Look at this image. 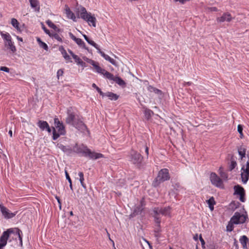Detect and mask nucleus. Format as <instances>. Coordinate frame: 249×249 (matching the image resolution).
I'll use <instances>...</instances> for the list:
<instances>
[{"label":"nucleus","mask_w":249,"mask_h":249,"mask_svg":"<svg viewBox=\"0 0 249 249\" xmlns=\"http://www.w3.org/2000/svg\"><path fill=\"white\" fill-rule=\"evenodd\" d=\"M72 151L92 160L105 158L104 155L102 153L91 151L87 145L83 144L78 145L77 143H76L72 148Z\"/></svg>","instance_id":"obj_1"},{"label":"nucleus","mask_w":249,"mask_h":249,"mask_svg":"<svg viewBox=\"0 0 249 249\" xmlns=\"http://www.w3.org/2000/svg\"><path fill=\"white\" fill-rule=\"evenodd\" d=\"M86 61L93 66L97 72L103 74L106 78L115 82L120 86L125 85V82L121 78L118 76L114 77L113 74L101 68L98 62L89 58H87Z\"/></svg>","instance_id":"obj_2"},{"label":"nucleus","mask_w":249,"mask_h":249,"mask_svg":"<svg viewBox=\"0 0 249 249\" xmlns=\"http://www.w3.org/2000/svg\"><path fill=\"white\" fill-rule=\"evenodd\" d=\"M243 210L244 211V213L241 214L239 212H236L231 217L230 222L226 227L227 231H232L234 229L233 224L238 225L240 224H243L246 222L247 219L248 218V214L244 208H243Z\"/></svg>","instance_id":"obj_3"},{"label":"nucleus","mask_w":249,"mask_h":249,"mask_svg":"<svg viewBox=\"0 0 249 249\" xmlns=\"http://www.w3.org/2000/svg\"><path fill=\"white\" fill-rule=\"evenodd\" d=\"M71 107L67 110V116L66 118V122L68 124H71L76 128L80 130H84L87 129L86 125L79 119H76L75 113L71 111Z\"/></svg>","instance_id":"obj_4"},{"label":"nucleus","mask_w":249,"mask_h":249,"mask_svg":"<svg viewBox=\"0 0 249 249\" xmlns=\"http://www.w3.org/2000/svg\"><path fill=\"white\" fill-rule=\"evenodd\" d=\"M130 161L139 169H143L145 163L143 161V157L137 151L131 150L129 155Z\"/></svg>","instance_id":"obj_5"},{"label":"nucleus","mask_w":249,"mask_h":249,"mask_svg":"<svg viewBox=\"0 0 249 249\" xmlns=\"http://www.w3.org/2000/svg\"><path fill=\"white\" fill-rule=\"evenodd\" d=\"M54 124L55 127H53V138L56 140L59 138L60 135H64L66 133L65 126L62 122H60L58 118L54 119Z\"/></svg>","instance_id":"obj_6"},{"label":"nucleus","mask_w":249,"mask_h":249,"mask_svg":"<svg viewBox=\"0 0 249 249\" xmlns=\"http://www.w3.org/2000/svg\"><path fill=\"white\" fill-rule=\"evenodd\" d=\"M170 176L168 169L163 168L160 170L157 177L155 178L152 183L154 187L158 186L161 183L169 180Z\"/></svg>","instance_id":"obj_7"},{"label":"nucleus","mask_w":249,"mask_h":249,"mask_svg":"<svg viewBox=\"0 0 249 249\" xmlns=\"http://www.w3.org/2000/svg\"><path fill=\"white\" fill-rule=\"evenodd\" d=\"M80 17L87 21L89 25L96 26V19L93 16H91L90 13H88L85 7H82L80 12Z\"/></svg>","instance_id":"obj_8"},{"label":"nucleus","mask_w":249,"mask_h":249,"mask_svg":"<svg viewBox=\"0 0 249 249\" xmlns=\"http://www.w3.org/2000/svg\"><path fill=\"white\" fill-rule=\"evenodd\" d=\"M210 179L213 185L220 188H224V184L222 179L215 173L212 172L211 173Z\"/></svg>","instance_id":"obj_9"},{"label":"nucleus","mask_w":249,"mask_h":249,"mask_svg":"<svg viewBox=\"0 0 249 249\" xmlns=\"http://www.w3.org/2000/svg\"><path fill=\"white\" fill-rule=\"evenodd\" d=\"M233 18L231 17V15L229 12H225L223 14L221 17H218L216 18V20L218 22H223L225 21L230 22L232 20Z\"/></svg>","instance_id":"obj_10"},{"label":"nucleus","mask_w":249,"mask_h":249,"mask_svg":"<svg viewBox=\"0 0 249 249\" xmlns=\"http://www.w3.org/2000/svg\"><path fill=\"white\" fill-rule=\"evenodd\" d=\"M153 213H151L152 216L154 218V222L156 224H159L161 222V218L159 215L160 214V207H154L152 209Z\"/></svg>","instance_id":"obj_11"},{"label":"nucleus","mask_w":249,"mask_h":249,"mask_svg":"<svg viewBox=\"0 0 249 249\" xmlns=\"http://www.w3.org/2000/svg\"><path fill=\"white\" fill-rule=\"evenodd\" d=\"M37 125L41 130H46L49 133L51 132V129L46 121L39 120L37 123Z\"/></svg>","instance_id":"obj_12"},{"label":"nucleus","mask_w":249,"mask_h":249,"mask_svg":"<svg viewBox=\"0 0 249 249\" xmlns=\"http://www.w3.org/2000/svg\"><path fill=\"white\" fill-rule=\"evenodd\" d=\"M2 215L6 219H10L12 218L13 217H14L17 212H15L14 213H11L10 211L5 207H2L1 210H0Z\"/></svg>","instance_id":"obj_13"},{"label":"nucleus","mask_w":249,"mask_h":249,"mask_svg":"<svg viewBox=\"0 0 249 249\" xmlns=\"http://www.w3.org/2000/svg\"><path fill=\"white\" fill-rule=\"evenodd\" d=\"M4 46L7 50H9L13 53H15L17 51L16 48L14 45V43L12 41V39L7 41H4Z\"/></svg>","instance_id":"obj_14"},{"label":"nucleus","mask_w":249,"mask_h":249,"mask_svg":"<svg viewBox=\"0 0 249 249\" xmlns=\"http://www.w3.org/2000/svg\"><path fill=\"white\" fill-rule=\"evenodd\" d=\"M98 53H100V54H101V55L103 57H104V58L105 60H107V61H109V62L111 64H112L113 65L115 66H117V63H116V61H115L114 59H113V58H111V57H110L109 56H108V55H107V54H105V53L103 51H102L101 50V49H100V50H99V51H98Z\"/></svg>","instance_id":"obj_15"},{"label":"nucleus","mask_w":249,"mask_h":249,"mask_svg":"<svg viewBox=\"0 0 249 249\" xmlns=\"http://www.w3.org/2000/svg\"><path fill=\"white\" fill-rule=\"evenodd\" d=\"M234 192V195H241L245 193V190L244 188L240 185H236L233 187Z\"/></svg>","instance_id":"obj_16"},{"label":"nucleus","mask_w":249,"mask_h":249,"mask_svg":"<svg viewBox=\"0 0 249 249\" xmlns=\"http://www.w3.org/2000/svg\"><path fill=\"white\" fill-rule=\"evenodd\" d=\"M143 210V208H142L139 206L135 207L133 212L129 215V218H133L136 215L141 214Z\"/></svg>","instance_id":"obj_17"},{"label":"nucleus","mask_w":249,"mask_h":249,"mask_svg":"<svg viewBox=\"0 0 249 249\" xmlns=\"http://www.w3.org/2000/svg\"><path fill=\"white\" fill-rule=\"evenodd\" d=\"M9 238V236L8 235V233L3 231L0 238V243L5 247L7 244V240Z\"/></svg>","instance_id":"obj_18"},{"label":"nucleus","mask_w":249,"mask_h":249,"mask_svg":"<svg viewBox=\"0 0 249 249\" xmlns=\"http://www.w3.org/2000/svg\"><path fill=\"white\" fill-rule=\"evenodd\" d=\"M240 205L241 204L238 201H232L229 205V209L233 212L238 208Z\"/></svg>","instance_id":"obj_19"},{"label":"nucleus","mask_w":249,"mask_h":249,"mask_svg":"<svg viewBox=\"0 0 249 249\" xmlns=\"http://www.w3.org/2000/svg\"><path fill=\"white\" fill-rule=\"evenodd\" d=\"M59 50L61 52L63 57L66 60L69 61L71 62H72L70 56L67 54L66 51L62 46L59 48Z\"/></svg>","instance_id":"obj_20"},{"label":"nucleus","mask_w":249,"mask_h":249,"mask_svg":"<svg viewBox=\"0 0 249 249\" xmlns=\"http://www.w3.org/2000/svg\"><path fill=\"white\" fill-rule=\"evenodd\" d=\"M29 2L32 8H36V10L37 12L39 11L40 6L38 0H29Z\"/></svg>","instance_id":"obj_21"},{"label":"nucleus","mask_w":249,"mask_h":249,"mask_svg":"<svg viewBox=\"0 0 249 249\" xmlns=\"http://www.w3.org/2000/svg\"><path fill=\"white\" fill-rule=\"evenodd\" d=\"M83 36L89 44L95 47L97 49V52L99 51L100 49L96 43H95L93 40L89 39L86 35H83Z\"/></svg>","instance_id":"obj_22"},{"label":"nucleus","mask_w":249,"mask_h":249,"mask_svg":"<svg viewBox=\"0 0 249 249\" xmlns=\"http://www.w3.org/2000/svg\"><path fill=\"white\" fill-rule=\"evenodd\" d=\"M104 96L108 97L111 100L114 101L117 100L119 98V96L118 95L111 92L104 93Z\"/></svg>","instance_id":"obj_23"},{"label":"nucleus","mask_w":249,"mask_h":249,"mask_svg":"<svg viewBox=\"0 0 249 249\" xmlns=\"http://www.w3.org/2000/svg\"><path fill=\"white\" fill-rule=\"evenodd\" d=\"M239 241L242 244L243 248L244 249H247V243L249 242L248 238L246 235H243L240 237Z\"/></svg>","instance_id":"obj_24"},{"label":"nucleus","mask_w":249,"mask_h":249,"mask_svg":"<svg viewBox=\"0 0 249 249\" xmlns=\"http://www.w3.org/2000/svg\"><path fill=\"white\" fill-rule=\"evenodd\" d=\"M246 148L245 146L241 145L238 147V152L239 155L241 157V159H242L245 157L246 156Z\"/></svg>","instance_id":"obj_25"},{"label":"nucleus","mask_w":249,"mask_h":249,"mask_svg":"<svg viewBox=\"0 0 249 249\" xmlns=\"http://www.w3.org/2000/svg\"><path fill=\"white\" fill-rule=\"evenodd\" d=\"M154 231L155 232V236L157 238V240H158V239L160 237V223H159V224H156V228H155Z\"/></svg>","instance_id":"obj_26"},{"label":"nucleus","mask_w":249,"mask_h":249,"mask_svg":"<svg viewBox=\"0 0 249 249\" xmlns=\"http://www.w3.org/2000/svg\"><path fill=\"white\" fill-rule=\"evenodd\" d=\"M66 14L67 16V17L73 20H75V16L74 14V13L71 10L70 8L69 7H67L66 9Z\"/></svg>","instance_id":"obj_27"},{"label":"nucleus","mask_w":249,"mask_h":249,"mask_svg":"<svg viewBox=\"0 0 249 249\" xmlns=\"http://www.w3.org/2000/svg\"><path fill=\"white\" fill-rule=\"evenodd\" d=\"M170 206L165 207L164 208H160V211L161 214L163 215H167L170 213V210H171Z\"/></svg>","instance_id":"obj_28"},{"label":"nucleus","mask_w":249,"mask_h":249,"mask_svg":"<svg viewBox=\"0 0 249 249\" xmlns=\"http://www.w3.org/2000/svg\"><path fill=\"white\" fill-rule=\"evenodd\" d=\"M242 181L244 184H246L249 179V173L242 172L241 174Z\"/></svg>","instance_id":"obj_29"},{"label":"nucleus","mask_w":249,"mask_h":249,"mask_svg":"<svg viewBox=\"0 0 249 249\" xmlns=\"http://www.w3.org/2000/svg\"><path fill=\"white\" fill-rule=\"evenodd\" d=\"M74 57L73 58L75 62L79 65L83 67H86V63L82 60V59L79 58L77 55H74Z\"/></svg>","instance_id":"obj_30"},{"label":"nucleus","mask_w":249,"mask_h":249,"mask_svg":"<svg viewBox=\"0 0 249 249\" xmlns=\"http://www.w3.org/2000/svg\"><path fill=\"white\" fill-rule=\"evenodd\" d=\"M147 89L149 91L154 92L157 94L161 95L162 93V91L150 85L147 87Z\"/></svg>","instance_id":"obj_31"},{"label":"nucleus","mask_w":249,"mask_h":249,"mask_svg":"<svg viewBox=\"0 0 249 249\" xmlns=\"http://www.w3.org/2000/svg\"><path fill=\"white\" fill-rule=\"evenodd\" d=\"M47 24L50 27L53 28L54 31L59 32H60V29L58 28L57 26L52 22L51 20L48 19L46 21Z\"/></svg>","instance_id":"obj_32"},{"label":"nucleus","mask_w":249,"mask_h":249,"mask_svg":"<svg viewBox=\"0 0 249 249\" xmlns=\"http://www.w3.org/2000/svg\"><path fill=\"white\" fill-rule=\"evenodd\" d=\"M237 166V163L235 160H234L233 156H232L231 158V164L229 166V170L230 171L233 170L235 167Z\"/></svg>","instance_id":"obj_33"},{"label":"nucleus","mask_w":249,"mask_h":249,"mask_svg":"<svg viewBox=\"0 0 249 249\" xmlns=\"http://www.w3.org/2000/svg\"><path fill=\"white\" fill-rule=\"evenodd\" d=\"M75 42L79 46L82 47L83 48H84L86 50H88V48L86 47L85 43L81 38H77L76 39Z\"/></svg>","instance_id":"obj_34"},{"label":"nucleus","mask_w":249,"mask_h":249,"mask_svg":"<svg viewBox=\"0 0 249 249\" xmlns=\"http://www.w3.org/2000/svg\"><path fill=\"white\" fill-rule=\"evenodd\" d=\"M0 35L2 38L4 39V41H7L12 39L11 36L8 33H4L2 32H1Z\"/></svg>","instance_id":"obj_35"},{"label":"nucleus","mask_w":249,"mask_h":249,"mask_svg":"<svg viewBox=\"0 0 249 249\" xmlns=\"http://www.w3.org/2000/svg\"><path fill=\"white\" fill-rule=\"evenodd\" d=\"M78 175L80 177V178H79V180H80V183L82 185V186L86 189V184L84 183V174L83 172H80L79 173H78Z\"/></svg>","instance_id":"obj_36"},{"label":"nucleus","mask_w":249,"mask_h":249,"mask_svg":"<svg viewBox=\"0 0 249 249\" xmlns=\"http://www.w3.org/2000/svg\"><path fill=\"white\" fill-rule=\"evenodd\" d=\"M37 41L38 42L40 47L43 48L46 51L48 50V45L45 42L42 41L40 38H37Z\"/></svg>","instance_id":"obj_37"},{"label":"nucleus","mask_w":249,"mask_h":249,"mask_svg":"<svg viewBox=\"0 0 249 249\" xmlns=\"http://www.w3.org/2000/svg\"><path fill=\"white\" fill-rule=\"evenodd\" d=\"M153 114V112L149 109H146L144 110V116L147 120H149Z\"/></svg>","instance_id":"obj_38"},{"label":"nucleus","mask_w":249,"mask_h":249,"mask_svg":"<svg viewBox=\"0 0 249 249\" xmlns=\"http://www.w3.org/2000/svg\"><path fill=\"white\" fill-rule=\"evenodd\" d=\"M50 36L51 37H52V38H54V39H56L59 42H62V39L61 37L57 33H52L51 35V36Z\"/></svg>","instance_id":"obj_39"},{"label":"nucleus","mask_w":249,"mask_h":249,"mask_svg":"<svg viewBox=\"0 0 249 249\" xmlns=\"http://www.w3.org/2000/svg\"><path fill=\"white\" fill-rule=\"evenodd\" d=\"M11 24L13 27H14L17 29H19V23L18 21L14 18H12L11 19Z\"/></svg>","instance_id":"obj_40"},{"label":"nucleus","mask_w":249,"mask_h":249,"mask_svg":"<svg viewBox=\"0 0 249 249\" xmlns=\"http://www.w3.org/2000/svg\"><path fill=\"white\" fill-rule=\"evenodd\" d=\"M92 87L95 89L100 95L103 97L104 96V93L101 90V89L98 87L95 83L92 84Z\"/></svg>","instance_id":"obj_41"},{"label":"nucleus","mask_w":249,"mask_h":249,"mask_svg":"<svg viewBox=\"0 0 249 249\" xmlns=\"http://www.w3.org/2000/svg\"><path fill=\"white\" fill-rule=\"evenodd\" d=\"M243 125H242L241 124L238 125L237 131L240 134V139L243 138Z\"/></svg>","instance_id":"obj_42"},{"label":"nucleus","mask_w":249,"mask_h":249,"mask_svg":"<svg viewBox=\"0 0 249 249\" xmlns=\"http://www.w3.org/2000/svg\"><path fill=\"white\" fill-rule=\"evenodd\" d=\"M207 203L208 205H214L216 204L214 198L213 196L211 197L208 200H206Z\"/></svg>","instance_id":"obj_43"},{"label":"nucleus","mask_w":249,"mask_h":249,"mask_svg":"<svg viewBox=\"0 0 249 249\" xmlns=\"http://www.w3.org/2000/svg\"><path fill=\"white\" fill-rule=\"evenodd\" d=\"M72 152V148L69 146H65V148L64 150V152L68 153L69 154L71 153Z\"/></svg>","instance_id":"obj_44"},{"label":"nucleus","mask_w":249,"mask_h":249,"mask_svg":"<svg viewBox=\"0 0 249 249\" xmlns=\"http://www.w3.org/2000/svg\"><path fill=\"white\" fill-rule=\"evenodd\" d=\"M241 170L244 172L249 173V161H248L246 163V168L245 169V166L243 165L241 168Z\"/></svg>","instance_id":"obj_45"},{"label":"nucleus","mask_w":249,"mask_h":249,"mask_svg":"<svg viewBox=\"0 0 249 249\" xmlns=\"http://www.w3.org/2000/svg\"><path fill=\"white\" fill-rule=\"evenodd\" d=\"M145 205L146 202L145 201V199L144 197H142L140 202V204L138 206L141 208L144 209Z\"/></svg>","instance_id":"obj_46"},{"label":"nucleus","mask_w":249,"mask_h":249,"mask_svg":"<svg viewBox=\"0 0 249 249\" xmlns=\"http://www.w3.org/2000/svg\"><path fill=\"white\" fill-rule=\"evenodd\" d=\"M199 239L201 242L202 248H203V249H205V242L204 240L203 239V238L202 237V235L201 234L199 236Z\"/></svg>","instance_id":"obj_47"},{"label":"nucleus","mask_w":249,"mask_h":249,"mask_svg":"<svg viewBox=\"0 0 249 249\" xmlns=\"http://www.w3.org/2000/svg\"><path fill=\"white\" fill-rule=\"evenodd\" d=\"M15 231H16L15 228V229L10 228V229H7L6 231H4L5 232H6L7 233H8V235H9V236H10V234L16 233Z\"/></svg>","instance_id":"obj_48"},{"label":"nucleus","mask_w":249,"mask_h":249,"mask_svg":"<svg viewBox=\"0 0 249 249\" xmlns=\"http://www.w3.org/2000/svg\"><path fill=\"white\" fill-rule=\"evenodd\" d=\"M42 28L46 34L48 35L49 36H51V35L52 33L50 32V31L48 29H47L46 28V27H45L44 25L43 24L42 25Z\"/></svg>","instance_id":"obj_49"},{"label":"nucleus","mask_w":249,"mask_h":249,"mask_svg":"<svg viewBox=\"0 0 249 249\" xmlns=\"http://www.w3.org/2000/svg\"><path fill=\"white\" fill-rule=\"evenodd\" d=\"M0 71H3L6 72H9L10 71V69L8 67L5 66H1L0 67Z\"/></svg>","instance_id":"obj_50"},{"label":"nucleus","mask_w":249,"mask_h":249,"mask_svg":"<svg viewBox=\"0 0 249 249\" xmlns=\"http://www.w3.org/2000/svg\"><path fill=\"white\" fill-rule=\"evenodd\" d=\"M64 71L62 69H59L57 71V77L58 79L59 78L60 76H62L63 74Z\"/></svg>","instance_id":"obj_51"},{"label":"nucleus","mask_w":249,"mask_h":249,"mask_svg":"<svg viewBox=\"0 0 249 249\" xmlns=\"http://www.w3.org/2000/svg\"><path fill=\"white\" fill-rule=\"evenodd\" d=\"M220 176L221 177V178H224V179H227V178L228 177V174L226 172H221L220 173Z\"/></svg>","instance_id":"obj_52"},{"label":"nucleus","mask_w":249,"mask_h":249,"mask_svg":"<svg viewBox=\"0 0 249 249\" xmlns=\"http://www.w3.org/2000/svg\"><path fill=\"white\" fill-rule=\"evenodd\" d=\"M65 175H66V179L68 180V181H69V183H71V182H72L71 181V179L69 176V173H68V172L65 170Z\"/></svg>","instance_id":"obj_53"},{"label":"nucleus","mask_w":249,"mask_h":249,"mask_svg":"<svg viewBox=\"0 0 249 249\" xmlns=\"http://www.w3.org/2000/svg\"><path fill=\"white\" fill-rule=\"evenodd\" d=\"M15 230H16V234L18 235V237H19V236H22V231L19 229L17 228H15Z\"/></svg>","instance_id":"obj_54"},{"label":"nucleus","mask_w":249,"mask_h":249,"mask_svg":"<svg viewBox=\"0 0 249 249\" xmlns=\"http://www.w3.org/2000/svg\"><path fill=\"white\" fill-rule=\"evenodd\" d=\"M245 193H244L243 194L239 195V200L242 202H244L245 201Z\"/></svg>","instance_id":"obj_55"},{"label":"nucleus","mask_w":249,"mask_h":249,"mask_svg":"<svg viewBox=\"0 0 249 249\" xmlns=\"http://www.w3.org/2000/svg\"><path fill=\"white\" fill-rule=\"evenodd\" d=\"M57 142H53L54 144H56V143H57V146L60 149H61L63 152H64V148H65V145H63V144H61V143H57Z\"/></svg>","instance_id":"obj_56"},{"label":"nucleus","mask_w":249,"mask_h":249,"mask_svg":"<svg viewBox=\"0 0 249 249\" xmlns=\"http://www.w3.org/2000/svg\"><path fill=\"white\" fill-rule=\"evenodd\" d=\"M207 249H216L215 246L213 243L210 244L207 246Z\"/></svg>","instance_id":"obj_57"},{"label":"nucleus","mask_w":249,"mask_h":249,"mask_svg":"<svg viewBox=\"0 0 249 249\" xmlns=\"http://www.w3.org/2000/svg\"><path fill=\"white\" fill-rule=\"evenodd\" d=\"M69 35L71 38L75 41L77 37H76L71 32H70Z\"/></svg>","instance_id":"obj_58"},{"label":"nucleus","mask_w":249,"mask_h":249,"mask_svg":"<svg viewBox=\"0 0 249 249\" xmlns=\"http://www.w3.org/2000/svg\"><path fill=\"white\" fill-rule=\"evenodd\" d=\"M175 2L179 1L181 4L185 3L186 1H189L190 0H174Z\"/></svg>","instance_id":"obj_59"},{"label":"nucleus","mask_w":249,"mask_h":249,"mask_svg":"<svg viewBox=\"0 0 249 249\" xmlns=\"http://www.w3.org/2000/svg\"><path fill=\"white\" fill-rule=\"evenodd\" d=\"M210 10L211 11L217 12L218 11L217 8L216 7H212L210 8Z\"/></svg>","instance_id":"obj_60"},{"label":"nucleus","mask_w":249,"mask_h":249,"mask_svg":"<svg viewBox=\"0 0 249 249\" xmlns=\"http://www.w3.org/2000/svg\"><path fill=\"white\" fill-rule=\"evenodd\" d=\"M192 84V83L191 82H184L183 83V85L184 86H190Z\"/></svg>","instance_id":"obj_61"},{"label":"nucleus","mask_w":249,"mask_h":249,"mask_svg":"<svg viewBox=\"0 0 249 249\" xmlns=\"http://www.w3.org/2000/svg\"><path fill=\"white\" fill-rule=\"evenodd\" d=\"M68 52L69 53H70V54L71 55V56L72 57V58H73L74 56V55H76V54H75L72 51H71V50H68Z\"/></svg>","instance_id":"obj_62"},{"label":"nucleus","mask_w":249,"mask_h":249,"mask_svg":"<svg viewBox=\"0 0 249 249\" xmlns=\"http://www.w3.org/2000/svg\"><path fill=\"white\" fill-rule=\"evenodd\" d=\"M145 152L146 153L147 156H148V149H149V148H148V146L146 145H145Z\"/></svg>","instance_id":"obj_63"},{"label":"nucleus","mask_w":249,"mask_h":249,"mask_svg":"<svg viewBox=\"0 0 249 249\" xmlns=\"http://www.w3.org/2000/svg\"><path fill=\"white\" fill-rule=\"evenodd\" d=\"M193 239L196 241H197L198 240V234L196 233V234L194 237H193Z\"/></svg>","instance_id":"obj_64"}]
</instances>
